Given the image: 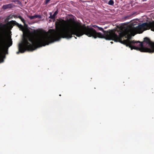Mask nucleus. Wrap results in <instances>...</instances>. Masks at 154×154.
<instances>
[{
  "label": "nucleus",
  "instance_id": "obj_1",
  "mask_svg": "<svg viewBox=\"0 0 154 154\" xmlns=\"http://www.w3.org/2000/svg\"><path fill=\"white\" fill-rule=\"evenodd\" d=\"M83 35L94 38H104L106 40H112L115 42H119L127 47H129L131 50L135 49L141 52L149 53L154 52V42L147 37L144 38L143 42L148 45L149 48L144 47L143 43L139 41H130L128 39L122 41V38L125 34L121 31H105L102 27L95 25H92L91 26H86L85 24H82L80 21L78 20V37H79Z\"/></svg>",
  "mask_w": 154,
  "mask_h": 154
},
{
  "label": "nucleus",
  "instance_id": "obj_2",
  "mask_svg": "<svg viewBox=\"0 0 154 154\" xmlns=\"http://www.w3.org/2000/svg\"><path fill=\"white\" fill-rule=\"evenodd\" d=\"M65 28L54 33L52 35H47L42 38L37 37L39 34L38 30H34L33 35H26L23 37V43L20 44L18 51L16 53H23L26 50L32 51L37 48L48 45L61 38L69 39L73 35L77 36V23L75 21L74 17L72 15L67 17L66 20H62Z\"/></svg>",
  "mask_w": 154,
  "mask_h": 154
},
{
  "label": "nucleus",
  "instance_id": "obj_3",
  "mask_svg": "<svg viewBox=\"0 0 154 154\" xmlns=\"http://www.w3.org/2000/svg\"><path fill=\"white\" fill-rule=\"evenodd\" d=\"M7 39L5 35L1 34L0 35V63L4 61L2 53L7 46Z\"/></svg>",
  "mask_w": 154,
  "mask_h": 154
},
{
  "label": "nucleus",
  "instance_id": "obj_4",
  "mask_svg": "<svg viewBox=\"0 0 154 154\" xmlns=\"http://www.w3.org/2000/svg\"><path fill=\"white\" fill-rule=\"evenodd\" d=\"M8 24L9 27L11 29L13 28V26L14 25H16L18 27L21 26V25L20 24L14 20L10 21L8 23Z\"/></svg>",
  "mask_w": 154,
  "mask_h": 154
},
{
  "label": "nucleus",
  "instance_id": "obj_5",
  "mask_svg": "<svg viewBox=\"0 0 154 154\" xmlns=\"http://www.w3.org/2000/svg\"><path fill=\"white\" fill-rule=\"evenodd\" d=\"M15 7V5H13L12 4H9L5 5H4L2 7V9L4 10L8 8H11Z\"/></svg>",
  "mask_w": 154,
  "mask_h": 154
},
{
  "label": "nucleus",
  "instance_id": "obj_6",
  "mask_svg": "<svg viewBox=\"0 0 154 154\" xmlns=\"http://www.w3.org/2000/svg\"><path fill=\"white\" fill-rule=\"evenodd\" d=\"M28 17L29 18L30 20H33L35 18H38L40 19L42 18V16L40 15H35L32 16H28Z\"/></svg>",
  "mask_w": 154,
  "mask_h": 154
},
{
  "label": "nucleus",
  "instance_id": "obj_7",
  "mask_svg": "<svg viewBox=\"0 0 154 154\" xmlns=\"http://www.w3.org/2000/svg\"><path fill=\"white\" fill-rule=\"evenodd\" d=\"M109 5H113L114 4V1L113 0H110L108 3Z\"/></svg>",
  "mask_w": 154,
  "mask_h": 154
},
{
  "label": "nucleus",
  "instance_id": "obj_8",
  "mask_svg": "<svg viewBox=\"0 0 154 154\" xmlns=\"http://www.w3.org/2000/svg\"><path fill=\"white\" fill-rule=\"evenodd\" d=\"M18 18L20 19L21 20L23 23H24L25 22V20L20 15L18 16Z\"/></svg>",
  "mask_w": 154,
  "mask_h": 154
},
{
  "label": "nucleus",
  "instance_id": "obj_9",
  "mask_svg": "<svg viewBox=\"0 0 154 154\" xmlns=\"http://www.w3.org/2000/svg\"><path fill=\"white\" fill-rule=\"evenodd\" d=\"M12 2L17 3L18 4H20L21 3V2L19 0H12Z\"/></svg>",
  "mask_w": 154,
  "mask_h": 154
},
{
  "label": "nucleus",
  "instance_id": "obj_10",
  "mask_svg": "<svg viewBox=\"0 0 154 154\" xmlns=\"http://www.w3.org/2000/svg\"><path fill=\"white\" fill-rule=\"evenodd\" d=\"M49 18L51 19H54L55 18V17L53 15H52L51 13H50V16L49 17Z\"/></svg>",
  "mask_w": 154,
  "mask_h": 154
},
{
  "label": "nucleus",
  "instance_id": "obj_11",
  "mask_svg": "<svg viewBox=\"0 0 154 154\" xmlns=\"http://www.w3.org/2000/svg\"><path fill=\"white\" fill-rule=\"evenodd\" d=\"M58 12V9H57V10L54 12V14L53 15L55 17L56 15H57Z\"/></svg>",
  "mask_w": 154,
  "mask_h": 154
},
{
  "label": "nucleus",
  "instance_id": "obj_12",
  "mask_svg": "<svg viewBox=\"0 0 154 154\" xmlns=\"http://www.w3.org/2000/svg\"><path fill=\"white\" fill-rule=\"evenodd\" d=\"M51 0H45L44 2L45 5H47Z\"/></svg>",
  "mask_w": 154,
  "mask_h": 154
},
{
  "label": "nucleus",
  "instance_id": "obj_13",
  "mask_svg": "<svg viewBox=\"0 0 154 154\" xmlns=\"http://www.w3.org/2000/svg\"><path fill=\"white\" fill-rule=\"evenodd\" d=\"M102 1L104 2L105 3H107L108 0H102Z\"/></svg>",
  "mask_w": 154,
  "mask_h": 154
},
{
  "label": "nucleus",
  "instance_id": "obj_14",
  "mask_svg": "<svg viewBox=\"0 0 154 154\" xmlns=\"http://www.w3.org/2000/svg\"><path fill=\"white\" fill-rule=\"evenodd\" d=\"M12 43H11V45H10L8 46V47H9L10 46L12 45Z\"/></svg>",
  "mask_w": 154,
  "mask_h": 154
},
{
  "label": "nucleus",
  "instance_id": "obj_15",
  "mask_svg": "<svg viewBox=\"0 0 154 154\" xmlns=\"http://www.w3.org/2000/svg\"><path fill=\"white\" fill-rule=\"evenodd\" d=\"M74 37H75V38H76H76H77L76 37H75V36H74Z\"/></svg>",
  "mask_w": 154,
  "mask_h": 154
},
{
  "label": "nucleus",
  "instance_id": "obj_16",
  "mask_svg": "<svg viewBox=\"0 0 154 154\" xmlns=\"http://www.w3.org/2000/svg\"><path fill=\"white\" fill-rule=\"evenodd\" d=\"M111 43H113V42H111Z\"/></svg>",
  "mask_w": 154,
  "mask_h": 154
}]
</instances>
